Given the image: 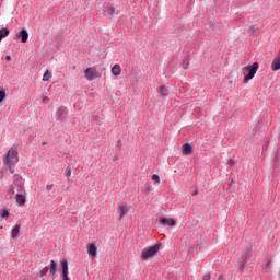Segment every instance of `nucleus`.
<instances>
[{"label":"nucleus","mask_w":280,"mask_h":280,"mask_svg":"<svg viewBox=\"0 0 280 280\" xmlns=\"http://www.w3.org/2000/svg\"><path fill=\"white\" fill-rule=\"evenodd\" d=\"M16 185V195H15V202L19 205V207L25 206V202H27V196L25 195V188L23 187V179L15 180Z\"/></svg>","instance_id":"nucleus-1"},{"label":"nucleus","mask_w":280,"mask_h":280,"mask_svg":"<svg viewBox=\"0 0 280 280\" xmlns=\"http://www.w3.org/2000/svg\"><path fill=\"white\" fill-rule=\"evenodd\" d=\"M4 165L9 166V170H12V165H16L19 163V152L16 149L11 148L7 154L3 156Z\"/></svg>","instance_id":"nucleus-2"},{"label":"nucleus","mask_w":280,"mask_h":280,"mask_svg":"<svg viewBox=\"0 0 280 280\" xmlns=\"http://www.w3.org/2000/svg\"><path fill=\"white\" fill-rule=\"evenodd\" d=\"M259 69V63L254 62L252 67L245 66L242 68V74L244 75L243 82H249V80H253L255 78V73H257Z\"/></svg>","instance_id":"nucleus-3"},{"label":"nucleus","mask_w":280,"mask_h":280,"mask_svg":"<svg viewBox=\"0 0 280 280\" xmlns=\"http://www.w3.org/2000/svg\"><path fill=\"white\" fill-rule=\"evenodd\" d=\"M159 250H161V244H155L153 246L147 247L141 252L140 259L142 261H148V259L155 257Z\"/></svg>","instance_id":"nucleus-4"},{"label":"nucleus","mask_w":280,"mask_h":280,"mask_svg":"<svg viewBox=\"0 0 280 280\" xmlns=\"http://www.w3.org/2000/svg\"><path fill=\"white\" fill-rule=\"evenodd\" d=\"M84 78L89 82H93V80H97V78H100V72H97V69L94 67L86 68L84 70Z\"/></svg>","instance_id":"nucleus-5"},{"label":"nucleus","mask_w":280,"mask_h":280,"mask_svg":"<svg viewBox=\"0 0 280 280\" xmlns=\"http://www.w3.org/2000/svg\"><path fill=\"white\" fill-rule=\"evenodd\" d=\"M104 16H108V19H113V16H117L119 12H117V9L115 7L107 4L103 9Z\"/></svg>","instance_id":"nucleus-6"},{"label":"nucleus","mask_w":280,"mask_h":280,"mask_svg":"<svg viewBox=\"0 0 280 280\" xmlns=\"http://www.w3.org/2000/svg\"><path fill=\"white\" fill-rule=\"evenodd\" d=\"M61 269H62V272H61L62 280H71L69 279V262L67 260L61 261Z\"/></svg>","instance_id":"nucleus-7"},{"label":"nucleus","mask_w":280,"mask_h":280,"mask_svg":"<svg viewBox=\"0 0 280 280\" xmlns=\"http://www.w3.org/2000/svg\"><path fill=\"white\" fill-rule=\"evenodd\" d=\"M280 70V50L275 56L272 62H271V71H279Z\"/></svg>","instance_id":"nucleus-8"},{"label":"nucleus","mask_w":280,"mask_h":280,"mask_svg":"<svg viewBox=\"0 0 280 280\" xmlns=\"http://www.w3.org/2000/svg\"><path fill=\"white\" fill-rule=\"evenodd\" d=\"M67 118V108L60 107L56 113V119L57 121H65Z\"/></svg>","instance_id":"nucleus-9"},{"label":"nucleus","mask_w":280,"mask_h":280,"mask_svg":"<svg viewBox=\"0 0 280 280\" xmlns=\"http://www.w3.org/2000/svg\"><path fill=\"white\" fill-rule=\"evenodd\" d=\"M128 211H129V208L127 205H121V203L118 205L117 213H118L120 220L124 219V217L126 215V213H128Z\"/></svg>","instance_id":"nucleus-10"},{"label":"nucleus","mask_w":280,"mask_h":280,"mask_svg":"<svg viewBox=\"0 0 280 280\" xmlns=\"http://www.w3.org/2000/svg\"><path fill=\"white\" fill-rule=\"evenodd\" d=\"M86 248L88 255H90V257H97V246H95V243H89Z\"/></svg>","instance_id":"nucleus-11"},{"label":"nucleus","mask_w":280,"mask_h":280,"mask_svg":"<svg viewBox=\"0 0 280 280\" xmlns=\"http://www.w3.org/2000/svg\"><path fill=\"white\" fill-rule=\"evenodd\" d=\"M160 222L164 225V226H174L176 224V221L174 219H167V218H161Z\"/></svg>","instance_id":"nucleus-12"},{"label":"nucleus","mask_w":280,"mask_h":280,"mask_svg":"<svg viewBox=\"0 0 280 280\" xmlns=\"http://www.w3.org/2000/svg\"><path fill=\"white\" fill-rule=\"evenodd\" d=\"M250 259V252H246L245 255L243 256V262L241 264L238 270L242 272L244 271V267L246 266V261Z\"/></svg>","instance_id":"nucleus-13"},{"label":"nucleus","mask_w":280,"mask_h":280,"mask_svg":"<svg viewBox=\"0 0 280 280\" xmlns=\"http://www.w3.org/2000/svg\"><path fill=\"white\" fill-rule=\"evenodd\" d=\"M21 179V177H18L16 179H14L13 185H11L8 189V194H10V196H14V194H19L16 191L18 187H16V180Z\"/></svg>","instance_id":"nucleus-14"},{"label":"nucleus","mask_w":280,"mask_h":280,"mask_svg":"<svg viewBox=\"0 0 280 280\" xmlns=\"http://www.w3.org/2000/svg\"><path fill=\"white\" fill-rule=\"evenodd\" d=\"M19 235H21V225H15L12 231H11V237L13 240H16V237H19Z\"/></svg>","instance_id":"nucleus-15"},{"label":"nucleus","mask_w":280,"mask_h":280,"mask_svg":"<svg viewBox=\"0 0 280 280\" xmlns=\"http://www.w3.org/2000/svg\"><path fill=\"white\" fill-rule=\"evenodd\" d=\"M192 150H194V149L190 147L189 143H185V144L182 145V152H183V154H185V155L191 154Z\"/></svg>","instance_id":"nucleus-16"},{"label":"nucleus","mask_w":280,"mask_h":280,"mask_svg":"<svg viewBox=\"0 0 280 280\" xmlns=\"http://www.w3.org/2000/svg\"><path fill=\"white\" fill-rule=\"evenodd\" d=\"M112 73L115 77L121 75V66H119V63L114 65L112 68Z\"/></svg>","instance_id":"nucleus-17"},{"label":"nucleus","mask_w":280,"mask_h":280,"mask_svg":"<svg viewBox=\"0 0 280 280\" xmlns=\"http://www.w3.org/2000/svg\"><path fill=\"white\" fill-rule=\"evenodd\" d=\"M18 36L22 38V43H27V38H30V34L25 31V28H22Z\"/></svg>","instance_id":"nucleus-18"},{"label":"nucleus","mask_w":280,"mask_h":280,"mask_svg":"<svg viewBox=\"0 0 280 280\" xmlns=\"http://www.w3.org/2000/svg\"><path fill=\"white\" fill-rule=\"evenodd\" d=\"M158 93H159V95H160L161 97H167V95H168L167 86L162 85V86L159 89Z\"/></svg>","instance_id":"nucleus-19"},{"label":"nucleus","mask_w":280,"mask_h":280,"mask_svg":"<svg viewBox=\"0 0 280 280\" xmlns=\"http://www.w3.org/2000/svg\"><path fill=\"white\" fill-rule=\"evenodd\" d=\"M49 272L50 275H56V272H58V267L55 260H50Z\"/></svg>","instance_id":"nucleus-20"},{"label":"nucleus","mask_w":280,"mask_h":280,"mask_svg":"<svg viewBox=\"0 0 280 280\" xmlns=\"http://www.w3.org/2000/svg\"><path fill=\"white\" fill-rule=\"evenodd\" d=\"M9 34H10V30L8 28L0 30V42L3 40V38H5V36H8Z\"/></svg>","instance_id":"nucleus-21"},{"label":"nucleus","mask_w":280,"mask_h":280,"mask_svg":"<svg viewBox=\"0 0 280 280\" xmlns=\"http://www.w3.org/2000/svg\"><path fill=\"white\" fill-rule=\"evenodd\" d=\"M182 67H183V69H189V57L188 56L183 58Z\"/></svg>","instance_id":"nucleus-22"},{"label":"nucleus","mask_w":280,"mask_h":280,"mask_svg":"<svg viewBox=\"0 0 280 280\" xmlns=\"http://www.w3.org/2000/svg\"><path fill=\"white\" fill-rule=\"evenodd\" d=\"M0 218H2V220H8L10 218V212L5 209L1 210Z\"/></svg>","instance_id":"nucleus-23"},{"label":"nucleus","mask_w":280,"mask_h":280,"mask_svg":"<svg viewBox=\"0 0 280 280\" xmlns=\"http://www.w3.org/2000/svg\"><path fill=\"white\" fill-rule=\"evenodd\" d=\"M48 80H51V74L49 71H46L43 75V81L48 82Z\"/></svg>","instance_id":"nucleus-24"},{"label":"nucleus","mask_w":280,"mask_h":280,"mask_svg":"<svg viewBox=\"0 0 280 280\" xmlns=\"http://www.w3.org/2000/svg\"><path fill=\"white\" fill-rule=\"evenodd\" d=\"M47 272H49V267H44V268L40 270V277H45V275H47Z\"/></svg>","instance_id":"nucleus-25"},{"label":"nucleus","mask_w":280,"mask_h":280,"mask_svg":"<svg viewBox=\"0 0 280 280\" xmlns=\"http://www.w3.org/2000/svg\"><path fill=\"white\" fill-rule=\"evenodd\" d=\"M152 180H154V183H161V177H159V175L154 174V175H152Z\"/></svg>","instance_id":"nucleus-26"},{"label":"nucleus","mask_w":280,"mask_h":280,"mask_svg":"<svg viewBox=\"0 0 280 280\" xmlns=\"http://www.w3.org/2000/svg\"><path fill=\"white\" fill-rule=\"evenodd\" d=\"M2 100H5V91L0 90V103L2 102Z\"/></svg>","instance_id":"nucleus-27"},{"label":"nucleus","mask_w":280,"mask_h":280,"mask_svg":"<svg viewBox=\"0 0 280 280\" xmlns=\"http://www.w3.org/2000/svg\"><path fill=\"white\" fill-rule=\"evenodd\" d=\"M255 32H257V28H255V25H252L250 27H249V34H255Z\"/></svg>","instance_id":"nucleus-28"},{"label":"nucleus","mask_w":280,"mask_h":280,"mask_svg":"<svg viewBox=\"0 0 280 280\" xmlns=\"http://www.w3.org/2000/svg\"><path fill=\"white\" fill-rule=\"evenodd\" d=\"M43 104H49V96H44L42 100Z\"/></svg>","instance_id":"nucleus-29"},{"label":"nucleus","mask_w":280,"mask_h":280,"mask_svg":"<svg viewBox=\"0 0 280 280\" xmlns=\"http://www.w3.org/2000/svg\"><path fill=\"white\" fill-rule=\"evenodd\" d=\"M228 165H230V167L235 166V160L230 159L229 162H228Z\"/></svg>","instance_id":"nucleus-30"},{"label":"nucleus","mask_w":280,"mask_h":280,"mask_svg":"<svg viewBox=\"0 0 280 280\" xmlns=\"http://www.w3.org/2000/svg\"><path fill=\"white\" fill-rule=\"evenodd\" d=\"M202 280H211V273L203 275Z\"/></svg>","instance_id":"nucleus-31"},{"label":"nucleus","mask_w":280,"mask_h":280,"mask_svg":"<svg viewBox=\"0 0 280 280\" xmlns=\"http://www.w3.org/2000/svg\"><path fill=\"white\" fill-rule=\"evenodd\" d=\"M47 191H51L54 189V184H48L46 186Z\"/></svg>","instance_id":"nucleus-32"},{"label":"nucleus","mask_w":280,"mask_h":280,"mask_svg":"<svg viewBox=\"0 0 280 280\" xmlns=\"http://www.w3.org/2000/svg\"><path fill=\"white\" fill-rule=\"evenodd\" d=\"M69 176H71V168H67L66 170V177L69 178Z\"/></svg>","instance_id":"nucleus-33"},{"label":"nucleus","mask_w":280,"mask_h":280,"mask_svg":"<svg viewBox=\"0 0 280 280\" xmlns=\"http://www.w3.org/2000/svg\"><path fill=\"white\" fill-rule=\"evenodd\" d=\"M271 264H272V261L267 260V262L265 265L266 270H268V268H270Z\"/></svg>","instance_id":"nucleus-34"},{"label":"nucleus","mask_w":280,"mask_h":280,"mask_svg":"<svg viewBox=\"0 0 280 280\" xmlns=\"http://www.w3.org/2000/svg\"><path fill=\"white\" fill-rule=\"evenodd\" d=\"M5 60H7V62H10V60H12V57H11L10 55H8V56L5 57Z\"/></svg>","instance_id":"nucleus-35"},{"label":"nucleus","mask_w":280,"mask_h":280,"mask_svg":"<svg viewBox=\"0 0 280 280\" xmlns=\"http://www.w3.org/2000/svg\"><path fill=\"white\" fill-rule=\"evenodd\" d=\"M192 196H198V190H195V191L192 192Z\"/></svg>","instance_id":"nucleus-36"},{"label":"nucleus","mask_w":280,"mask_h":280,"mask_svg":"<svg viewBox=\"0 0 280 280\" xmlns=\"http://www.w3.org/2000/svg\"><path fill=\"white\" fill-rule=\"evenodd\" d=\"M147 191H150V187L147 188Z\"/></svg>","instance_id":"nucleus-37"}]
</instances>
